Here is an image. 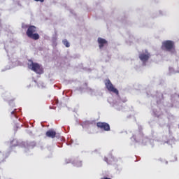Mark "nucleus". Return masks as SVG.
Masks as SVG:
<instances>
[{"label":"nucleus","instance_id":"obj_1","mask_svg":"<svg viewBox=\"0 0 179 179\" xmlns=\"http://www.w3.org/2000/svg\"><path fill=\"white\" fill-rule=\"evenodd\" d=\"M36 31L37 27L33 25H30L27 28L26 35L28 38L36 41L40 38V35L38 33H36Z\"/></svg>","mask_w":179,"mask_h":179},{"label":"nucleus","instance_id":"obj_2","mask_svg":"<svg viewBox=\"0 0 179 179\" xmlns=\"http://www.w3.org/2000/svg\"><path fill=\"white\" fill-rule=\"evenodd\" d=\"M29 69L36 72L38 74L43 73V69L38 63H34L33 62L29 65Z\"/></svg>","mask_w":179,"mask_h":179},{"label":"nucleus","instance_id":"obj_3","mask_svg":"<svg viewBox=\"0 0 179 179\" xmlns=\"http://www.w3.org/2000/svg\"><path fill=\"white\" fill-rule=\"evenodd\" d=\"M175 48V44L173 41H166L162 43V49L163 50L171 51Z\"/></svg>","mask_w":179,"mask_h":179},{"label":"nucleus","instance_id":"obj_4","mask_svg":"<svg viewBox=\"0 0 179 179\" xmlns=\"http://www.w3.org/2000/svg\"><path fill=\"white\" fill-rule=\"evenodd\" d=\"M105 85H106V89L109 91V92H111L117 95L119 94V91L117 89L115 88L114 85L112 84L111 81L108 79V80H106V82H105Z\"/></svg>","mask_w":179,"mask_h":179},{"label":"nucleus","instance_id":"obj_5","mask_svg":"<svg viewBox=\"0 0 179 179\" xmlns=\"http://www.w3.org/2000/svg\"><path fill=\"white\" fill-rule=\"evenodd\" d=\"M96 127L99 128L100 129H102L106 131H108L110 130V127L109 124L106 122H97Z\"/></svg>","mask_w":179,"mask_h":179},{"label":"nucleus","instance_id":"obj_6","mask_svg":"<svg viewBox=\"0 0 179 179\" xmlns=\"http://www.w3.org/2000/svg\"><path fill=\"white\" fill-rule=\"evenodd\" d=\"M151 55L148 51H145V53H141L139 55L138 57L141 62L143 63L146 62L150 58Z\"/></svg>","mask_w":179,"mask_h":179},{"label":"nucleus","instance_id":"obj_7","mask_svg":"<svg viewBox=\"0 0 179 179\" xmlns=\"http://www.w3.org/2000/svg\"><path fill=\"white\" fill-rule=\"evenodd\" d=\"M97 42L99 43V48L101 49L105 45H108V41L102 38H98Z\"/></svg>","mask_w":179,"mask_h":179},{"label":"nucleus","instance_id":"obj_8","mask_svg":"<svg viewBox=\"0 0 179 179\" xmlns=\"http://www.w3.org/2000/svg\"><path fill=\"white\" fill-rule=\"evenodd\" d=\"M57 133L52 129L48 130L45 133V136L48 138H55L56 137Z\"/></svg>","mask_w":179,"mask_h":179},{"label":"nucleus","instance_id":"obj_9","mask_svg":"<svg viewBox=\"0 0 179 179\" xmlns=\"http://www.w3.org/2000/svg\"><path fill=\"white\" fill-rule=\"evenodd\" d=\"M63 44L66 47V48H69L70 47V43H69V41L67 40H63L62 41Z\"/></svg>","mask_w":179,"mask_h":179},{"label":"nucleus","instance_id":"obj_10","mask_svg":"<svg viewBox=\"0 0 179 179\" xmlns=\"http://www.w3.org/2000/svg\"><path fill=\"white\" fill-rule=\"evenodd\" d=\"M35 1H40L41 3L44 2L45 0H34Z\"/></svg>","mask_w":179,"mask_h":179},{"label":"nucleus","instance_id":"obj_11","mask_svg":"<svg viewBox=\"0 0 179 179\" xmlns=\"http://www.w3.org/2000/svg\"><path fill=\"white\" fill-rule=\"evenodd\" d=\"M10 113H11V115H14L15 114V110L11 111Z\"/></svg>","mask_w":179,"mask_h":179},{"label":"nucleus","instance_id":"obj_12","mask_svg":"<svg viewBox=\"0 0 179 179\" xmlns=\"http://www.w3.org/2000/svg\"><path fill=\"white\" fill-rule=\"evenodd\" d=\"M103 179H110V178H103Z\"/></svg>","mask_w":179,"mask_h":179},{"label":"nucleus","instance_id":"obj_13","mask_svg":"<svg viewBox=\"0 0 179 179\" xmlns=\"http://www.w3.org/2000/svg\"><path fill=\"white\" fill-rule=\"evenodd\" d=\"M178 97H179V95H178Z\"/></svg>","mask_w":179,"mask_h":179}]
</instances>
